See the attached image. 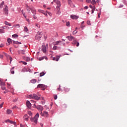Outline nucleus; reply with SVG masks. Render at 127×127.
Returning a JSON list of instances; mask_svg holds the SVG:
<instances>
[{
    "instance_id": "nucleus-1",
    "label": "nucleus",
    "mask_w": 127,
    "mask_h": 127,
    "mask_svg": "<svg viewBox=\"0 0 127 127\" xmlns=\"http://www.w3.org/2000/svg\"><path fill=\"white\" fill-rule=\"evenodd\" d=\"M39 118V113H38L35 115L34 117L31 118V122H32V123H34V124H37L38 123L37 121H38Z\"/></svg>"
},
{
    "instance_id": "nucleus-2",
    "label": "nucleus",
    "mask_w": 127,
    "mask_h": 127,
    "mask_svg": "<svg viewBox=\"0 0 127 127\" xmlns=\"http://www.w3.org/2000/svg\"><path fill=\"white\" fill-rule=\"evenodd\" d=\"M40 95H39V96L35 94H31L29 95V98L30 99H33V100H36V101H39L40 100Z\"/></svg>"
},
{
    "instance_id": "nucleus-3",
    "label": "nucleus",
    "mask_w": 127,
    "mask_h": 127,
    "mask_svg": "<svg viewBox=\"0 0 127 127\" xmlns=\"http://www.w3.org/2000/svg\"><path fill=\"white\" fill-rule=\"evenodd\" d=\"M54 2L57 4V8L58 9V13H61L60 12V6H61V3L58 0H54Z\"/></svg>"
},
{
    "instance_id": "nucleus-4",
    "label": "nucleus",
    "mask_w": 127,
    "mask_h": 127,
    "mask_svg": "<svg viewBox=\"0 0 127 127\" xmlns=\"http://www.w3.org/2000/svg\"><path fill=\"white\" fill-rule=\"evenodd\" d=\"M69 41H72V40H73V42L72 43V44H76L77 43V41L75 40V38H74L73 36H67L66 37Z\"/></svg>"
},
{
    "instance_id": "nucleus-5",
    "label": "nucleus",
    "mask_w": 127,
    "mask_h": 127,
    "mask_svg": "<svg viewBox=\"0 0 127 127\" xmlns=\"http://www.w3.org/2000/svg\"><path fill=\"white\" fill-rule=\"evenodd\" d=\"M41 37H42V33L38 31L36 35L35 39H36V40H40Z\"/></svg>"
},
{
    "instance_id": "nucleus-6",
    "label": "nucleus",
    "mask_w": 127,
    "mask_h": 127,
    "mask_svg": "<svg viewBox=\"0 0 127 127\" xmlns=\"http://www.w3.org/2000/svg\"><path fill=\"white\" fill-rule=\"evenodd\" d=\"M34 108H36V109H37V110H38V111L42 112V110H43V107L40 106V105H38L37 106H36V105L34 104L33 106Z\"/></svg>"
},
{
    "instance_id": "nucleus-7",
    "label": "nucleus",
    "mask_w": 127,
    "mask_h": 127,
    "mask_svg": "<svg viewBox=\"0 0 127 127\" xmlns=\"http://www.w3.org/2000/svg\"><path fill=\"white\" fill-rule=\"evenodd\" d=\"M37 87L38 88H40V89H41V90H43V91L46 88V85L43 84H38Z\"/></svg>"
},
{
    "instance_id": "nucleus-8",
    "label": "nucleus",
    "mask_w": 127,
    "mask_h": 127,
    "mask_svg": "<svg viewBox=\"0 0 127 127\" xmlns=\"http://www.w3.org/2000/svg\"><path fill=\"white\" fill-rule=\"evenodd\" d=\"M86 2L88 3H91L93 5H95L96 3V0H86Z\"/></svg>"
},
{
    "instance_id": "nucleus-9",
    "label": "nucleus",
    "mask_w": 127,
    "mask_h": 127,
    "mask_svg": "<svg viewBox=\"0 0 127 127\" xmlns=\"http://www.w3.org/2000/svg\"><path fill=\"white\" fill-rule=\"evenodd\" d=\"M6 123H9V124H11V125H14V126L16 125V123L15 122H13L12 121L9 120V119H7L5 121Z\"/></svg>"
},
{
    "instance_id": "nucleus-10",
    "label": "nucleus",
    "mask_w": 127,
    "mask_h": 127,
    "mask_svg": "<svg viewBox=\"0 0 127 127\" xmlns=\"http://www.w3.org/2000/svg\"><path fill=\"white\" fill-rule=\"evenodd\" d=\"M4 12L6 15H8V9L7 6H5V8L3 9Z\"/></svg>"
},
{
    "instance_id": "nucleus-11",
    "label": "nucleus",
    "mask_w": 127,
    "mask_h": 127,
    "mask_svg": "<svg viewBox=\"0 0 127 127\" xmlns=\"http://www.w3.org/2000/svg\"><path fill=\"white\" fill-rule=\"evenodd\" d=\"M26 104L28 109H31V103L30 101L27 100Z\"/></svg>"
},
{
    "instance_id": "nucleus-12",
    "label": "nucleus",
    "mask_w": 127,
    "mask_h": 127,
    "mask_svg": "<svg viewBox=\"0 0 127 127\" xmlns=\"http://www.w3.org/2000/svg\"><path fill=\"white\" fill-rule=\"evenodd\" d=\"M3 54H4L5 56L7 58H9V60H10V63L11 62V61H12V58H11L10 57V56L7 55V54L5 53H3Z\"/></svg>"
},
{
    "instance_id": "nucleus-13",
    "label": "nucleus",
    "mask_w": 127,
    "mask_h": 127,
    "mask_svg": "<svg viewBox=\"0 0 127 127\" xmlns=\"http://www.w3.org/2000/svg\"><path fill=\"white\" fill-rule=\"evenodd\" d=\"M61 41H58L55 42V45H65V43H61Z\"/></svg>"
},
{
    "instance_id": "nucleus-14",
    "label": "nucleus",
    "mask_w": 127,
    "mask_h": 127,
    "mask_svg": "<svg viewBox=\"0 0 127 127\" xmlns=\"http://www.w3.org/2000/svg\"><path fill=\"white\" fill-rule=\"evenodd\" d=\"M67 2L71 7H75V5L73 4L71 0H67Z\"/></svg>"
},
{
    "instance_id": "nucleus-15",
    "label": "nucleus",
    "mask_w": 127,
    "mask_h": 127,
    "mask_svg": "<svg viewBox=\"0 0 127 127\" xmlns=\"http://www.w3.org/2000/svg\"><path fill=\"white\" fill-rule=\"evenodd\" d=\"M59 59H60V56H57L56 58L54 57L53 58V60H54V61H59Z\"/></svg>"
},
{
    "instance_id": "nucleus-16",
    "label": "nucleus",
    "mask_w": 127,
    "mask_h": 127,
    "mask_svg": "<svg viewBox=\"0 0 127 127\" xmlns=\"http://www.w3.org/2000/svg\"><path fill=\"white\" fill-rule=\"evenodd\" d=\"M70 18H72V19H78V18H79V17L75 15H70Z\"/></svg>"
},
{
    "instance_id": "nucleus-17",
    "label": "nucleus",
    "mask_w": 127,
    "mask_h": 127,
    "mask_svg": "<svg viewBox=\"0 0 127 127\" xmlns=\"http://www.w3.org/2000/svg\"><path fill=\"white\" fill-rule=\"evenodd\" d=\"M29 118V117H28V115H27V114H25L23 117L24 120V121H26V122H27L28 121Z\"/></svg>"
},
{
    "instance_id": "nucleus-18",
    "label": "nucleus",
    "mask_w": 127,
    "mask_h": 127,
    "mask_svg": "<svg viewBox=\"0 0 127 127\" xmlns=\"http://www.w3.org/2000/svg\"><path fill=\"white\" fill-rule=\"evenodd\" d=\"M30 10L32 13H33V14H36V9H35V8H30Z\"/></svg>"
},
{
    "instance_id": "nucleus-19",
    "label": "nucleus",
    "mask_w": 127,
    "mask_h": 127,
    "mask_svg": "<svg viewBox=\"0 0 127 127\" xmlns=\"http://www.w3.org/2000/svg\"><path fill=\"white\" fill-rule=\"evenodd\" d=\"M11 113H12V111L10 109L7 110L6 113L7 115H9L10 114H11Z\"/></svg>"
},
{
    "instance_id": "nucleus-20",
    "label": "nucleus",
    "mask_w": 127,
    "mask_h": 127,
    "mask_svg": "<svg viewBox=\"0 0 127 127\" xmlns=\"http://www.w3.org/2000/svg\"><path fill=\"white\" fill-rule=\"evenodd\" d=\"M44 115L46 117V118H48V116H49V114H48V112L46 111L44 112Z\"/></svg>"
},
{
    "instance_id": "nucleus-21",
    "label": "nucleus",
    "mask_w": 127,
    "mask_h": 127,
    "mask_svg": "<svg viewBox=\"0 0 127 127\" xmlns=\"http://www.w3.org/2000/svg\"><path fill=\"white\" fill-rule=\"evenodd\" d=\"M4 5V1H2L1 3L0 4V8H2V7Z\"/></svg>"
},
{
    "instance_id": "nucleus-22",
    "label": "nucleus",
    "mask_w": 127,
    "mask_h": 127,
    "mask_svg": "<svg viewBox=\"0 0 127 127\" xmlns=\"http://www.w3.org/2000/svg\"><path fill=\"white\" fill-rule=\"evenodd\" d=\"M4 23L6 25H8V26H11V24L9 23L8 22L5 21Z\"/></svg>"
},
{
    "instance_id": "nucleus-23",
    "label": "nucleus",
    "mask_w": 127,
    "mask_h": 127,
    "mask_svg": "<svg viewBox=\"0 0 127 127\" xmlns=\"http://www.w3.org/2000/svg\"><path fill=\"white\" fill-rule=\"evenodd\" d=\"M10 72L11 74H14V67H13L12 68H11Z\"/></svg>"
},
{
    "instance_id": "nucleus-24",
    "label": "nucleus",
    "mask_w": 127,
    "mask_h": 127,
    "mask_svg": "<svg viewBox=\"0 0 127 127\" xmlns=\"http://www.w3.org/2000/svg\"><path fill=\"white\" fill-rule=\"evenodd\" d=\"M31 83H32V84H35V83H36V79H33L31 80Z\"/></svg>"
},
{
    "instance_id": "nucleus-25",
    "label": "nucleus",
    "mask_w": 127,
    "mask_h": 127,
    "mask_svg": "<svg viewBox=\"0 0 127 127\" xmlns=\"http://www.w3.org/2000/svg\"><path fill=\"white\" fill-rule=\"evenodd\" d=\"M12 27H18V28H19V27H20V25H19V24H17L14 25Z\"/></svg>"
},
{
    "instance_id": "nucleus-26",
    "label": "nucleus",
    "mask_w": 127,
    "mask_h": 127,
    "mask_svg": "<svg viewBox=\"0 0 127 127\" xmlns=\"http://www.w3.org/2000/svg\"><path fill=\"white\" fill-rule=\"evenodd\" d=\"M42 51L44 52V53H45L46 52V47L44 46L42 48Z\"/></svg>"
},
{
    "instance_id": "nucleus-27",
    "label": "nucleus",
    "mask_w": 127,
    "mask_h": 127,
    "mask_svg": "<svg viewBox=\"0 0 127 127\" xmlns=\"http://www.w3.org/2000/svg\"><path fill=\"white\" fill-rule=\"evenodd\" d=\"M24 31H25V32H28V28H27V26L24 27Z\"/></svg>"
},
{
    "instance_id": "nucleus-28",
    "label": "nucleus",
    "mask_w": 127,
    "mask_h": 127,
    "mask_svg": "<svg viewBox=\"0 0 127 127\" xmlns=\"http://www.w3.org/2000/svg\"><path fill=\"white\" fill-rule=\"evenodd\" d=\"M19 53H21V54L24 55L25 54V50H21L19 52Z\"/></svg>"
},
{
    "instance_id": "nucleus-29",
    "label": "nucleus",
    "mask_w": 127,
    "mask_h": 127,
    "mask_svg": "<svg viewBox=\"0 0 127 127\" xmlns=\"http://www.w3.org/2000/svg\"><path fill=\"white\" fill-rule=\"evenodd\" d=\"M5 32V31H4V30L2 29H0V34H1L2 33H4Z\"/></svg>"
},
{
    "instance_id": "nucleus-30",
    "label": "nucleus",
    "mask_w": 127,
    "mask_h": 127,
    "mask_svg": "<svg viewBox=\"0 0 127 127\" xmlns=\"http://www.w3.org/2000/svg\"><path fill=\"white\" fill-rule=\"evenodd\" d=\"M13 44H21V42L13 41Z\"/></svg>"
},
{
    "instance_id": "nucleus-31",
    "label": "nucleus",
    "mask_w": 127,
    "mask_h": 127,
    "mask_svg": "<svg viewBox=\"0 0 127 127\" xmlns=\"http://www.w3.org/2000/svg\"><path fill=\"white\" fill-rule=\"evenodd\" d=\"M45 75V73L44 72H42L40 73V77H42Z\"/></svg>"
},
{
    "instance_id": "nucleus-32",
    "label": "nucleus",
    "mask_w": 127,
    "mask_h": 127,
    "mask_svg": "<svg viewBox=\"0 0 127 127\" xmlns=\"http://www.w3.org/2000/svg\"><path fill=\"white\" fill-rule=\"evenodd\" d=\"M44 59H45V57H41L39 58V60L40 61H41L43 60Z\"/></svg>"
},
{
    "instance_id": "nucleus-33",
    "label": "nucleus",
    "mask_w": 127,
    "mask_h": 127,
    "mask_svg": "<svg viewBox=\"0 0 127 127\" xmlns=\"http://www.w3.org/2000/svg\"><path fill=\"white\" fill-rule=\"evenodd\" d=\"M53 50H57V49H58V47L57 46L55 45L53 47Z\"/></svg>"
},
{
    "instance_id": "nucleus-34",
    "label": "nucleus",
    "mask_w": 127,
    "mask_h": 127,
    "mask_svg": "<svg viewBox=\"0 0 127 127\" xmlns=\"http://www.w3.org/2000/svg\"><path fill=\"white\" fill-rule=\"evenodd\" d=\"M25 60H26V61H27V62H28V61H30V58L29 57H26L25 58Z\"/></svg>"
},
{
    "instance_id": "nucleus-35",
    "label": "nucleus",
    "mask_w": 127,
    "mask_h": 127,
    "mask_svg": "<svg viewBox=\"0 0 127 127\" xmlns=\"http://www.w3.org/2000/svg\"><path fill=\"white\" fill-rule=\"evenodd\" d=\"M0 86H5V83L3 82H0Z\"/></svg>"
},
{
    "instance_id": "nucleus-36",
    "label": "nucleus",
    "mask_w": 127,
    "mask_h": 127,
    "mask_svg": "<svg viewBox=\"0 0 127 127\" xmlns=\"http://www.w3.org/2000/svg\"><path fill=\"white\" fill-rule=\"evenodd\" d=\"M7 42L9 44H10L11 43V39L10 38H8L7 39Z\"/></svg>"
},
{
    "instance_id": "nucleus-37",
    "label": "nucleus",
    "mask_w": 127,
    "mask_h": 127,
    "mask_svg": "<svg viewBox=\"0 0 127 127\" xmlns=\"http://www.w3.org/2000/svg\"><path fill=\"white\" fill-rule=\"evenodd\" d=\"M38 11H39V12H41V13H43V14H44V12H45V11H44V10H43L41 9H39Z\"/></svg>"
},
{
    "instance_id": "nucleus-38",
    "label": "nucleus",
    "mask_w": 127,
    "mask_h": 127,
    "mask_svg": "<svg viewBox=\"0 0 127 127\" xmlns=\"http://www.w3.org/2000/svg\"><path fill=\"white\" fill-rule=\"evenodd\" d=\"M28 115H29V116H30L31 117H32V113L31 111H28Z\"/></svg>"
},
{
    "instance_id": "nucleus-39",
    "label": "nucleus",
    "mask_w": 127,
    "mask_h": 127,
    "mask_svg": "<svg viewBox=\"0 0 127 127\" xmlns=\"http://www.w3.org/2000/svg\"><path fill=\"white\" fill-rule=\"evenodd\" d=\"M31 103H32V104H34V105H35V104H36V101L32 100H31Z\"/></svg>"
},
{
    "instance_id": "nucleus-40",
    "label": "nucleus",
    "mask_w": 127,
    "mask_h": 127,
    "mask_svg": "<svg viewBox=\"0 0 127 127\" xmlns=\"http://www.w3.org/2000/svg\"><path fill=\"white\" fill-rule=\"evenodd\" d=\"M33 18L34 19H37V16H36V14H34L33 15Z\"/></svg>"
},
{
    "instance_id": "nucleus-41",
    "label": "nucleus",
    "mask_w": 127,
    "mask_h": 127,
    "mask_svg": "<svg viewBox=\"0 0 127 127\" xmlns=\"http://www.w3.org/2000/svg\"><path fill=\"white\" fill-rule=\"evenodd\" d=\"M18 35L16 34H14L12 35V37H13L14 38H15V37H18Z\"/></svg>"
},
{
    "instance_id": "nucleus-42",
    "label": "nucleus",
    "mask_w": 127,
    "mask_h": 127,
    "mask_svg": "<svg viewBox=\"0 0 127 127\" xmlns=\"http://www.w3.org/2000/svg\"><path fill=\"white\" fill-rule=\"evenodd\" d=\"M22 14L23 15V16L25 17V18H26V15H25V13L23 12V11H22Z\"/></svg>"
},
{
    "instance_id": "nucleus-43",
    "label": "nucleus",
    "mask_w": 127,
    "mask_h": 127,
    "mask_svg": "<svg viewBox=\"0 0 127 127\" xmlns=\"http://www.w3.org/2000/svg\"><path fill=\"white\" fill-rule=\"evenodd\" d=\"M30 7L28 6H27V9L28 10V11H30Z\"/></svg>"
},
{
    "instance_id": "nucleus-44",
    "label": "nucleus",
    "mask_w": 127,
    "mask_h": 127,
    "mask_svg": "<svg viewBox=\"0 0 127 127\" xmlns=\"http://www.w3.org/2000/svg\"><path fill=\"white\" fill-rule=\"evenodd\" d=\"M89 7H90V8H96V7H95V6H92V5H89Z\"/></svg>"
},
{
    "instance_id": "nucleus-45",
    "label": "nucleus",
    "mask_w": 127,
    "mask_h": 127,
    "mask_svg": "<svg viewBox=\"0 0 127 127\" xmlns=\"http://www.w3.org/2000/svg\"><path fill=\"white\" fill-rule=\"evenodd\" d=\"M66 26H70V22H67L66 23Z\"/></svg>"
},
{
    "instance_id": "nucleus-46",
    "label": "nucleus",
    "mask_w": 127,
    "mask_h": 127,
    "mask_svg": "<svg viewBox=\"0 0 127 127\" xmlns=\"http://www.w3.org/2000/svg\"><path fill=\"white\" fill-rule=\"evenodd\" d=\"M95 9H96V8H92V10H91V11H92L91 13L93 14V12H95Z\"/></svg>"
},
{
    "instance_id": "nucleus-47",
    "label": "nucleus",
    "mask_w": 127,
    "mask_h": 127,
    "mask_svg": "<svg viewBox=\"0 0 127 127\" xmlns=\"http://www.w3.org/2000/svg\"><path fill=\"white\" fill-rule=\"evenodd\" d=\"M7 88H10V83H7Z\"/></svg>"
},
{
    "instance_id": "nucleus-48",
    "label": "nucleus",
    "mask_w": 127,
    "mask_h": 127,
    "mask_svg": "<svg viewBox=\"0 0 127 127\" xmlns=\"http://www.w3.org/2000/svg\"><path fill=\"white\" fill-rule=\"evenodd\" d=\"M12 109L13 110V109H18V107H17V106H13L12 108Z\"/></svg>"
},
{
    "instance_id": "nucleus-49",
    "label": "nucleus",
    "mask_w": 127,
    "mask_h": 127,
    "mask_svg": "<svg viewBox=\"0 0 127 127\" xmlns=\"http://www.w3.org/2000/svg\"><path fill=\"white\" fill-rule=\"evenodd\" d=\"M17 98H15V99H13V102H14V103H15V102H17Z\"/></svg>"
},
{
    "instance_id": "nucleus-50",
    "label": "nucleus",
    "mask_w": 127,
    "mask_h": 127,
    "mask_svg": "<svg viewBox=\"0 0 127 127\" xmlns=\"http://www.w3.org/2000/svg\"><path fill=\"white\" fill-rule=\"evenodd\" d=\"M123 2L124 4H127V1L126 0H123Z\"/></svg>"
},
{
    "instance_id": "nucleus-51",
    "label": "nucleus",
    "mask_w": 127,
    "mask_h": 127,
    "mask_svg": "<svg viewBox=\"0 0 127 127\" xmlns=\"http://www.w3.org/2000/svg\"><path fill=\"white\" fill-rule=\"evenodd\" d=\"M77 32H78L77 31L74 30V31H73L72 33H73V35H75L77 33Z\"/></svg>"
},
{
    "instance_id": "nucleus-52",
    "label": "nucleus",
    "mask_w": 127,
    "mask_h": 127,
    "mask_svg": "<svg viewBox=\"0 0 127 127\" xmlns=\"http://www.w3.org/2000/svg\"><path fill=\"white\" fill-rule=\"evenodd\" d=\"M87 23L88 25H91V22L90 21H87Z\"/></svg>"
},
{
    "instance_id": "nucleus-53",
    "label": "nucleus",
    "mask_w": 127,
    "mask_h": 127,
    "mask_svg": "<svg viewBox=\"0 0 127 127\" xmlns=\"http://www.w3.org/2000/svg\"><path fill=\"white\" fill-rule=\"evenodd\" d=\"M24 65H27V63L25 62H21Z\"/></svg>"
},
{
    "instance_id": "nucleus-54",
    "label": "nucleus",
    "mask_w": 127,
    "mask_h": 127,
    "mask_svg": "<svg viewBox=\"0 0 127 127\" xmlns=\"http://www.w3.org/2000/svg\"><path fill=\"white\" fill-rule=\"evenodd\" d=\"M57 98H58L57 95H54V98L55 100H57Z\"/></svg>"
},
{
    "instance_id": "nucleus-55",
    "label": "nucleus",
    "mask_w": 127,
    "mask_h": 127,
    "mask_svg": "<svg viewBox=\"0 0 127 127\" xmlns=\"http://www.w3.org/2000/svg\"><path fill=\"white\" fill-rule=\"evenodd\" d=\"M48 14H49V15H50V16H52V14L51 12H47Z\"/></svg>"
},
{
    "instance_id": "nucleus-56",
    "label": "nucleus",
    "mask_w": 127,
    "mask_h": 127,
    "mask_svg": "<svg viewBox=\"0 0 127 127\" xmlns=\"http://www.w3.org/2000/svg\"><path fill=\"white\" fill-rule=\"evenodd\" d=\"M2 90H5V86H1Z\"/></svg>"
},
{
    "instance_id": "nucleus-57",
    "label": "nucleus",
    "mask_w": 127,
    "mask_h": 127,
    "mask_svg": "<svg viewBox=\"0 0 127 127\" xmlns=\"http://www.w3.org/2000/svg\"><path fill=\"white\" fill-rule=\"evenodd\" d=\"M124 7V5L122 4H121L119 6V8H121V7Z\"/></svg>"
},
{
    "instance_id": "nucleus-58",
    "label": "nucleus",
    "mask_w": 127,
    "mask_h": 127,
    "mask_svg": "<svg viewBox=\"0 0 127 127\" xmlns=\"http://www.w3.org/2000/svg\"><path fill=\"white\" fill-rule=\"evenodd\" d=\"M36 26H37L38 28H40V26L38 24H36Z\"/></svg>"
},
{
    "instance_id": "nucleus-59",
    "label": "nucleus",
    "mask_w": 127,
    "mask_h": 127,
    "mask_svg": "<svg viewBox=\"0 0 127 127\" xmlns=\"http://www.w3.org/2000/svg\"><path fill=\"white\" fill-rule=\"evenodd\" d=\"M0 58L1 59H2V58H3V55H0Z\"/></svg>"
},
{
    "instance_id": "nucleus-60",
    "label": "nucleus",
    "mask_w": 127,
    "mask_h": 127,
    "mask_svg": "<svg viewBox=\"0 0 127 127\" xmlns=\"http://www.w3.org/2000/svg\"><path fill=\"white\" fill-rule=\"evenodd\" d=\"M28 72H29L30 73H32V70H31V69H29Z\"/></svg>"
},
{
    "instance_id": "nucleus-61",
    "label": "nucleus",
    "mask_w": 127,
    "mask_h": 127,
    "mask_svg": "<svg viewBox=\"0 0 127 127\" xmlns=\"http://www.w3.org/2000/svg\"><path fill=\"white\" fill-rule=\"evenodd\" d=\"M1 28H3L2 29H5V28H6V26L1 27Z\"/></svg>"
},
{
    "instance_id": "nucleus-62",
    "label": "nucleus",
    "mask_w": 127,
    "mask_h": 127,
    "mask_svg": "<svg viewBox=\"0 0 127 127\" xmlns=\"http://www.w3.org/2000/svg\"><path fill=\"white\" fill-rule=\"evenodd\" d=\"M3 106V103L0 104V108H1Z\"/></svg>"
},
{
    "instance_id": "nucleus-63",
    "label": "nucleus",
    "mask_w": 127,
    "mask_h": 127,
    "mask_svg": "<svg viewBox=\"0 0 127 127\" xmlns=\"http://www.w3.org/2000/svg\"><path fill=\"white\" fill-rule=\"evenodd\" d=\"M84 9H88V6H85L84 7Z\"/></svg>"
},
{
    "instance_id": "nucleus-64",
    "label": "nucleus",
    "mask_w": 127,
    "mask_h": 127,
    "mask_svg": "<svg viewBox=\"0 0 127 127\" xmlns=\"http://www.w3.org/2000/svg\"><path fill=\"white\" fill-rule=\"evenodd\" d=\"M79 45H80V44L79 43V42H77L76 44L77 47H78V46H79Z\"/></svg>"
}]
</instances>
